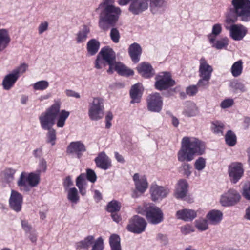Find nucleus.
Here are the masks:
<instances>
[{
  "label": "nucleus",
  "mask_w": 250,
  "mask_h": 250,
  "mask_svg": "<svg viewBox=\"0 0 250 250\" xmlns=\"http://www.w3.org/2000/svg\"><path fill=\"white\" fill-rule=\"evenodd\" d=\"M206 150V143L202 140L196 137L184 136L177 153L178 160L180 162L191 161L194 156L204 155Z\"/></svg>",
  "instance_id": "1"
},
{
  "label": "nucleus",
  "mask_w": 250,
  "mask_h": 250,
  "mask_svg": "<svg viewBox=\"0 0 250 250\" xmlns=\"http://www.w3.org/2000/svg\"><path fill=\"white\" fill-rule=\"evenodd\" d=\"M61 102L55 101L54 103L45 112L42 113L40 117V121L42 127L44 129H50L55 124V120L58 117L57 126L63 127L70 113L65 110L60 112Z\"/></svg>",
  "instance_id": "2"
},
{
  "label": "nucleus",
  "mask_w": 250,
  "mask_h": 250,
  "mask_svg": "<svg viewBox=\"0 0 250 250\" xmlns=\"http://www.w3.org/2000/svg\"><path fill=\"white\" fill-rule=\"evenodd\" d=\"M114 0H103L98 8L101 9L99 15V26L104 31L115 26L121 10L113 5Z\"/></svg>",
  "instance_id": "3"
},
{
  "label": "nucleus",
  "mask_w": 250,
  "mask_h": 250,
  "mask_svg": "<svg viewBox=\"0 0 250 250\" xmlns=\"http://www.w3.org/2000/svg\"><path fill=\"white\" fill-rule=\"evenodd\" d=\"M232 7L229 8L226 16V22L231 24L237 21L240 17L243 21H250V0H232Z\"/></svg>",
  "instance_id": "4"
},
{
  "label": "nucleus",
  "mask_w": 250,
  "mask_h": 250,
  "mask_svg": "<svg viewBox=\"0 0 250 250\" xmlns=\"http://www.w3.org/2000/svg\"><path fill=\"white\" fill-rule=\"evenodd\" d=\"M137 212L146 215L148 221L152 224H158L164 220L162 210L153 204L144 203L142 206L137 208Z\"/></svg>",
  "instance_id": "5"
},
{
  "label": "nucleus",
  "mask_w": 250,
  "mask_h": 250,
  "mask_svg": "<svg viewBox=\"0 0 250 250\" xmlns=\"http://www.w3.org/2000/svg\"><path fill=\"white\" fill-rule=\"evenodd\" d=\"M116 61V54L113 50L109 46L103 47L98 53L95 62V67L102 69L107 64L111 65Z\"/></svg>",
  "instance_id": "6"
},
{
  "label": "nucleus",
  "mask_w": 250,
  "mask_h": 250,
  "mask_svg": "<svg viewBox=\"0 0 250 250\" xmlns=\"http://www.w3.org/2000/svg\"><path fill=\"white\" fill-rule=\"evenodd\" d=\"M154 87L156 89L162 91L167 90L175 85L176 83L172 78V75L168 72H162L155 77Z\"/></svg>",
  "instance_id": "7"
},
{
  "label": "nucleus",
  "mask_w": 250,
  "mask_h": 250,
  "mask_svg": "<svg viewBox=\"0 0 250 250\" xmlns=\"http://www.w3.org/2000/svg\"><path fill=\"white\" fill-rule=\"evenodd\" d=\"M104 99L100 97H95L88 108V116L93 121H98L102 119L104 114Z\"/></svg>",
  "instance_id": "8"
},
{
  "label": "nucleus",
  "mask_w": 250,
  "mask_h": 250,
  "mask_svg": "<svg viewBox=\"0 0 250 250\" xmlns=\"http://www.w3.org/2000/svg\"><path fill=\"white\" fill-rule=\"evenodd\" d=\"M27 68L26 64L23 63L13 70L11 73L6 75L2 81L4 89L8 90L15 84L20 75L25 72Z\"/></svg>",
  "instance_id": "9"
},
{
  "label": "nucleus",
  "mask_w": 250,
  "mask_h": 250,
  "mask_svg": "<svg viewBox=\"0 0 250 250\" xmlns=\"http://www.w3.org/2000/svg\"><path fill=\"white\" fill-rule=\"evenodd\" d=\"M146 225L145 219L138 215H134L129 219L126 229L131 232L140 234L145 230Z\"/></svg>",
  "instance_id": "10"
},
{
  "label": "nucleus",
  "mask_w": 250,
  "mask_h": 250,
  "mask_svg": "<svg viewBox=\"0 0 250 250\" xmlns=\"http://www.w3.org/2000/svg\"><path fill=\"white\" fill-rule=\"evenodd\" d=\"M163 104V99L160 93L155 92L147 97V107L149 111L160 112L162 109Z\"/></svg>",
  "instance_id": "11"
},
{
  "label": "nucleus",
  "mask_w": 250,
  "mask_h": 250,
  "mask_svg": "<svg viewBox=\"0 0 250 250\" xmlns=\"http://www.w3.org/2000/svg\"><path fill=\"white\" fill-rule=\"evenodd\" d=\"M241 196L235 190L230 189L222 195L220 198V203L224 207L232 206L239 202Z\"/></svg>",
  "instance_id": "12"
},
{
  "label": "nucleus",
  "mask_w": 250,
  "mask_h": 250,
  "mask_svg": "<svg viewBox=\"0 0 250 250\" xmlns=\"http://www.w3.org/2000/svg\"><path fill=\"white\" fill-rule=\"evenodd\" d=\"M228 172L231 181L233 183H236L244 174L242 164L237 162L231 163L229 166Z\"/></svg>",
  "instance_id": "13"
},
{
  "label": "nucleus",
  "mask_w": 250,
  "mask_h": 250,
  "mask_svg": "<svg viewBox=\"0 0 250 250\" xmlns=\"http://www.w3.org/2000/svg\"><path fill=\"white\" fill-rule=\"evenodd\" d=\"M17 184L21 191L29 192L31 189V172L22 171L17 180Z\"/></svg>",
  "instance_id": "14"
},
{
  "label": "nucleus",
  "mask_w": 250,
  "mask_h": 250,
  "mask_svg": "<svg viewBox=\"0 0 250 250\" xmlns=\"http://www.w3.org/2000/svg\"><path fill=\"white\" fill-rule=\"evenodd\" d=\"M230 36L234 41H240L246 35L247 30L242 24H232L229 28Z\"/></svg>",
  "instance_id": "15"
},
{
  "label": "nucleus",
  "mask_w": 250,
  "mask_h": 250,
  "mask_svg": "<svg viewBox=\"0 0 250 250\" xmlns=\"http://www.w3.org/2000/svg\"><path fill=\"white\" fill-rule=\"evenodd\" d=\"M22 204V195L18 191L12 190L9 199L10 207L13 210L18 212L21 210Z\"/></svg>",
  "instance_id": "16"
},
{
  "label": "nucleus",
  "mask_w": 250,
  "mask_h": 250,
  "mask_svg": "<svg viewBox=\"0 0 250 250\" xmlns=\"http://www.w3.org/2000/svg\"><path fill=\"white\" fill-rule=\"evenodd\" d=\"M86 151L84 145L81 141L72 142L68 145L66 153L68 154L75 153L78 158H80L83 153Z\"/></svg>",
  "instance_id": "17"
},
{
  "label": "nucleus",
  "mask_w": 250,
  "mask_h": 250,
  "mask_svg": "<svg viewBox=\"0 0 250 250\" xmlns=\"http://www.w3.org/2000/svg\"><path fill=\"white\" fill-rule=\"evenodd\" d=\"M148 0H134L129 7V10L134 15H138L148 8Z\"/></svg>",
  "instance_id": "18"
},
{
  "label": "nucleus",
  "mask_w": 250,
  "mask_h": 250,
  "mask_svg": "<svg viewBox=\"0 0 250 250\" xmlns=\"http://www.w3.org/2000/svg\"><path fill=\"white\" fill-rule=\"evenodd\" d=\"M94 161L98 167L104 170L109 169L112 166L111 159L104 152L99 153Z\"/></svg>",
  "instance_id": "19"
},
{
  "label": "nucleus",
  "mask_w": 250,
  "mask_h": 250,
  "mask_svg": "<svg viewBox=\"0 0 250 250\" xmlns=\"http://www.w3.org/2000/svg\"><path fill=\"white\" fill-rule=\"evenodd\" d=\"M150 192L152 200L156 201L166 197L169 193V190L164 187L155 185L151 187Z\"/></svg>",
  "instance_id": "20"
},
{
  "label": "nucleus",
  "mask_w": 250,
  "mask_h": 250,
  "mask_svg": "<svg viewBox=\"0 0 250 250\" xmlns=\"http://www.w3.org/2000/svg\"><path fill=\"white\" fill-rule=\"evenodd\" d=\"M200 65L199 73L200 77H208L211 78L213 71V67L207 62L206 59L202 57L199 61Z\"/></svg>",
  "instance_id": "21"
},
{
  "label": "nucleus",
  "mask_w": 250,
  "mask_h": 250,
  "mask_svg": "<svg viewBox=\"0 0 250 250\" xmlns=\"http://www.w3.org/2000/svg\"><path fill=\"white\" fill-rule=\"evenodd\" d=\"M133 180L135 183L136 189L140 194L144 193L148 188V184L145 176L139 177L138 173L133 176Z\"/></svg>",
  "instance_id": "22"
},
{
  "label": "nucleus",
  "mask_w": 250,
  "mask_h": 250,
  "mask_svg": "<svg viewBox=\"0 0 250 250\" xmlns=\"http://www.w3.org/2000/svg\"><path fill=\"white\" fill-rule=\"evenodd\" d=\"M138 73L144 78L152 77L155 74V71L150 64L146 62L140 63L137 67Z\"/></svg>",
  "instance_id": "23"
},
{
  "label": "nucleus",
  "mask_w": 250,
  "mask_h": 250,
  "mask_svg": "<svg viewBox=\"0 0 250 250\" xmlns=\"http://www.w3.org/2000/svg\"><path fill=\"white\" fill-rule=\"evenodd\" d=\"M142 53V47L137 43H133L128 47L129 55L131 61L135 63L139 62Z\"/></svg>",
  "instance_id": "24"
},
{
  "label": "nucleus",
  "mask_w": 250,
  "mask_h": 250,
  "mask_svg": "<svg viewBox=\"0 0 250 250\" xmlns=\"http://www.w3.org/2000/svg\"><path fill=\"white\" fill-rule=\"evenodd\" d=\"M206 218L209 224L216 225L221 222L223 219V213L220 210L212 209L207 213Z\"/></svg>",
  "instance_id": "25"
},
{
  "label": "nucleus",
  "mask_w": 250,
  "mask_h": 250,
  "mask_svg": "<svg viewBox=\"0 0 250 250\" xmlns=\"http://www.w3.org/2000/svg\"><path fill=\"white\" fill-rule=\"evenodd\" d=\"M188 183L186 180L181 179L178 181L175 191V196L178 199L184 198L188 191Z\"/></svg>",
  "instance_id": "26"
},
{
  "label": "nucleus",
  "mask_w": 250,
  "mask_h": 250,
  "mask_svg": "<svg viewBox=\"0 0 250 250\" xmlns=\"http://www.w3.org/2000/svg\"><path fill=\"white\" fill-rule=\"evenodd\" d=\"M143 89L140 83H137L132 85L130 90V96L132 99L131 103H138L140 102Z\"/></svg>",
  "instance_id": "27"
},
{
  "label": "nucleus",
  "mask_w": 250,
  "mask_h": 250,
  "mask_svg": "<svg viewBox=\"0 0 250 250\" xmlns=\"http://www.w3.org/2000/svg\"><path fill=\"white\" fill-rule=\"evenodd\" d=\"M17 170L11 167H6L0 173V177L3 183L10 184L15 179V174Z\"/></svg>",
  "instance_id": "28"
},
{
  "label": "nucleus",
  "mask_w": 250,
  "mask_h": 250,
  "mask_svg": "<svg viewBox=\"0 0 250 250\" xmlns=\"http://www.w3.org/2000/svg\"><path fill=\"white\" fill-rule=\"evenodd\" d=\"M196 216V212L191 209H184L176 212L177 218L185 221H192Z\"/></svg>",
  "instance_id": "29"
},
{
  "label": "nucleus",
  "mask_w": 250,
  "mask_h": 250,
  "mask_svg": "<svg viewBox=\"0 0 250 250\" xmlns=\"http://www.w3.org/2000/svg\"><path fill=\"white\" fill-rule=\"evenodd\" d=\"M10 42V38L6 29H0V51L4 50Z\"/></svg>",
  "instance_id": "30"
},
{
  "label": "nucleus",
  "mask_w": 250,
  "mask_h": 250,
  "mask_svg": "<svg viewBox=\"0 0 250 250\" xmlns=\"http://www.w3.org/2000/svg\"><path fill=\"white\" fill-rule=\"evenodd\" d=\"M100 43L99 41L95 39L90 40L87 43V50L89 55L93 56L95 55L99 49Z\"/></svg>",
  "instance_id": "31"
},
{
  "label": "nucleus",
  "mask_w": 250,
  "mask_h": 250,
  "mask_svg": "<svg viewBox=\"0 0 250 250\" xmlns=\"http://www.w3.org/2000/svg\"><path fill=\"white\" fill-rule=\"evenodd\" d=\"M114 70L122 76H129L134 75V71L128 68L121 63H117L115 64Z\"/></svg>",
  "instance_id": "32"
},
{
  "label": "nucleus",
  "mask_w": 250,
  "mask_h": 250,
  "mask_svg": "<svg viewBox=\"0 0 250 250\" xmlns=\"http://www.w3.org/2000/svg\"><path fill=\"white\" fill-rule=\"evenodd\" d=\"M120 238L116 234H112L109 238V244L111 250H122Z\"/></svg>",
  "instance_id": "33"
},
{
  "label": "nucleus",
  "mask_w": 250,
  "mask_h": 250,
  "mask_svg": "<svg viewBox=\"0 0 250 250\" xmlns=\"http://www.w3.org/2000/svg\"><path fill=\"white\" fill-rule=\"evenodd\" d=\"M243 62L240 60L235 62L231 68V73L234 77H237L241 75L243 72Z\"/></svg>",
  "instance_id": "34"
},
{
  "label": "nucleus",
  "mask_w": 250,
  "mask_h": 250,
  "mask_svg": "<svg viewBox=\"0 0 250 250\" xmlns=\"http://www.w3.org/2000/svg\"><path fill=\"white\" fill-rule=\"evenodd\" d=\"M224 128V123L220 121L215 120L211 122L210 129L215 134L220 133L222 135Z\"/></svg>",
  "instance_id": "35"
},
{
  "label": "nucleus",
  "mask_w": 250,
  "mask_h": 250,
  "mask_svg": "<svg viewBox=\"0 0 250 250\" xmlns=\"http://www.w3.org/2000/svg\"><path fill=\"white\" fill-rule=\"evenodd\" d=\"M89 28L86 25H84L82 30H80L76 34V41L79 43L84 42L87 37V35L89 33Z\"/></svg>",
  "instance_id": "36"
},
{
  "label": "nucleus",
  "mask_w": 250,
  "mask_h": 250,
  "mask_svg": "<svg viewBox=\"0 0 250 250\" xmlns=\"http://www.w3.org/2000/svg\"><path fill=\"white\" fill-rule=\"evenodd\" d=\"M222 30V28L220 24H214L212 27V32L208 36L209 42H213L216 37L221 33Z\"/></svg>",
  "instance_id": "37"
},
{
  "label": "nucleus",
  "mask_w": 250,
  "mask_h": 250,
  "mask_svg": "<svg viewBox=\"0 0 250 250\" xmlns=\"http://www.w3.org/2000/svg\"><path fill=\"white\" fill-rule=\"evenodd\" d=\"M94 240V237L92 235H89L85 237L83 240L79 242L77 244V247L80 249L87 250L93 244Z\"/></svg>",
  "instance_id": "38"
},
{
  "label": "nucleus",
  "mask_w": 250,
  "mask_h": 250,
  "mask_svg": "<svg viewBox=\"0 0 250 250\" xmlns=\"http://www.w3.org/2000/svg\"><path fill=\"white\" fill-rule=\"evenodd\" d=\"M226 143L229 146H235L237 142V137L235 134L231 130H228L225 136Z\"/></svg>",
  "instance_id": "39"
},
{
  "label": "nucleus",
  "mask_w": 250,
  "mask_h": 250,
  "mask_svg": "<svg viewBox=\"0 0 250 250\" xmlns=\"http://www.w3.org/2000/svg\"><path fill=\"white\" fill-rule=\"evenodd\" d=\"M121 208V203L116 200H112L107 205L106 210L111 213L118 212Z\"/></svg>",
  "instance_id": "40"
},
{
  "label": "nucleus",
  "mask_w": 250,
  "mask_h": 250,
  "mask_svg": "<svg viewBox=\"0 0 250 250\" xmlns=\"http://www.w3.org/2000/svg\"><path fill=\"white\" fill-rule=\"evenodd\" d=\"M166 3V0H149L150 9L153 12L157 9L164 7Z\"/></svg>",
  "instance_id": "41"
},
{
  "label": "nucleus",
  "mask_w": 250,
  "mask_h": 250,
  "mask_svg": "<svg viewBox=\"0 0 250 250\" xmlns=\"http://www.w3.org/2000/svg\"><path fill=\"white\" fill-rule=\"evenodd\" d=\"M212 47L217 49H222L228 45V39L227 38H222L219 40L214 41L213 42H210Z\"/></svg>",
  "instance_id": "42"
},
{
  "label": "nucleus",
  "mask_w": 250,
  "mask_h": 250,
  "mask_svg": "<svg viewBox=\"0 0 250 250\" xmlns=\"http://www.w3.org/2000/svg\"><path fill=\"white\" fill-rule=\"evenodd\" d=\"M208 222L207 219H198L195 221V226L201 231H205L208 229Z\"/></svg>",
  "instance_id": "43"
},
{
  "label": "nucleus",
  "mask_w": 250,
  "mask_h": 250,
  "mask_svg": "<svg viewBox=\"0 0 250 250\" xmlns=\"http://www.w3.org/2000/svg\"><path fill=\"white\" fill-rule=\"evenodd\" d=\"M67 198L72 203H77L79 200L77 189L75 188H70L68 193Z\"/></svg>",
  "instance_id": "44"
},
{
  "label": "nucleus",
  "mask_w": 250,
  "mask_h": 250,
  "mask_svg": "<svg viewBox=\"0 0 250 250\" xmlns=\"http://www.w3.org/2000/svg\"><path fill=\"white\" fill-rule=\"evenodd\" d=\"M48 130L47 133V142L50 143L51 146H54L56 144V132L55 129L52 128L50 129H47Z\"/></svg>",
  "instance_id": "45"
},
{
  "label": "nucleus",
  "mask_w": 250,
  "mask_h": 250,
  "mask_svg": "<svg viewBox=\"0 0 250 250\" xmlns=\"http://www.w3.org/2000/svg\"><path fill=\"white\" fill-rule=\"evenodd\" d=\"M206 160L205 158L200 157L194 163V167L198 171L202 170L206 167Z\"/></svg>",
  "instance_id": "46"
},
{
  "label": "nucleus",
  "mask_w": 250,
  "mask_h": 250,
  "mask_svg": "<svg viewBox=\"0 0 250 250\" xmlns=\"http://www.w3.org/2000/svg\"><path fill=\"white\" fill-rule=\"evenodd\" d=\"M230 86L236 91L244 92L246 90L244 84L237 80L232 82L230 83Z\"/></svg>",
  "instance_id": "47"
},
{
  "label": "nucleus",
  "mask_w": 250,
  "mask_h": 250,
  "mask_svg": "<svg viewBox=\"0 0 250 250\" xmlns=\"http://www.w3.org/2000/svg\"><path fill=\"white\" fill-rule=\"evenodd\" d=\"M49 86V83L46 81H40L36 83L33 88L37 90H43L46 89Z\"/></svg>",
  "instance_id": "48"
},
{
  "label": "nucleus",
  "mask_w": 250,
  "mask_h": 250,
  "mask_svg": "<svg viewBox=\"0 0 250 250\" xmlns=\"http://www.w3.org/2000/svg\"><path fill=\"white\" fill-rule=\"evenodd\" d=\"M110 36L111 40L114 43L119 42L120 35L117 28H112L110 31Z\"/></svg>",
  "instance_id": "49"
},
{
  "label": "nucleus",
  "mask_w": 250,
  "mask_h": 250,
  "mask_svg": "<svg viewBox=\"0 0 250 250\" xmlns=\"http://www.w3.org/2000/svg\"><path fill=\"white\" fill-rule=\"evenodd\" d=\"M201 79L199 80L197 86L198 87H202L203 88H207L209 84L210 78L208 77H200Z\"/></svg>",
  "instance_id": "50"
},
{
  "label": "nucleus",
  "mask_w": 250,
  "mask_h": 250,
  "mask_svg": "<svg viewBox=\"0 0 250 250\" xmlns=\"http://www.w3.org/2000/svg\"><path fill=\"white\" fill-rule=\"evenodd\" d=\"M21 227L27 236L31 235V227L30 224L26 220L21 221Z\"/></svg>",
  "instance_id": "51"
},
{
  "label": "nucleus",
  "mask_w": 250,
  "mask_h": 250,
  "mask_svg": "<svg viewBox=\"0 0 250 250\" xmlns=\"http://www.w3.org/2000/svg\"><path fill=\"white\" fill-rule=\"evenodd\" d=\"M104 243L102 237H99L94 243L91 250H103Z\"/></svg>",
  "instance_id": "52"
},
{
  "label": "nucleus",
  "mask_w": 250,
  "mask_h": 250,
  "mask_svg": "<svg viewBox=\"0 0 250 250\" xmlns=\"http://www.w3.org/2000/svg\"><path fill=\"white\" fill-rule=\"evenodd\" d=\"M47 169L46 161L43 158L40 159L38 167L36 171L41 173L45 172Z\"/></svg>",
  "instance_id": "53"
},
{
  "label": "nucleus",
  "mask_w": 250,
  "mask_h": 250,
  "mask_svg": "<svg viewBox=\"0 0 250 250\" xmlns=\"http://www.w3.org/2000/svg\"><path fill=\"white\" fill-rule=\"evenodd\" d=\"M186 94L189 96H195L198 91V88L196 85H191L186 88Z\"/></svg>",
  "instance_id": "54"
},
{
  "label": "nucleus",
  "mask_w": 250,
  "mask_h": 250,
  "mask_svg": "<svg viewBox=\"0 0 250 250\" xmlns=\"http://www.w3.org/2000/svg\"><path fill=\"white\" fill-rule=\"evenodd\" d=\"M86 178L92 183H94L96 181L97 176L94 170L91 169H86Z\"/></svg>",
  "instance_id": "55"
},
{
  "label": "nucleus",
  "mask_w": 250,
  "mask_h": 250,
  "mask_svg": "<svg viewBox=\"0 0 250 250\" xmlns=\"http://www.w3.org/2000/svg\"><path fill=\"white\" fill-rule=\"evenodd\" d=\"M194 231L193 227L190 225H186L181 227V231L183 234L187 235Z\"/></svg>",
  "instance_id": "56"
},
{
  "label": "nucleus",
  "mask_w": 250,
  "mask_h": 250,
  "mask_svg": "<svg viewBox=\"0 0 250 250\" xmlns=\"http://www.w3.org/2000/svg\"><path fill=\"white\" fill-rule=\"evenodd\" d=\"M234 104L233 100L232 99H227L223 101L221 103V107L223 108H227L231 106Z\"/></svg>",
  "instance_id": "57"
},
{
  "label": "nucleus",
  "mask_w": 250,
  "mask_h": 250,
  "mask_svg": "<svg viewBox=\"0 0 250 250\" xmlns=\"http://www.w3.org/2000/svg\"><path fill=\"white\" fill-rule=\"evenodd\" d=\"M41 173L35 171L32 172V187L36 186L40 181Z\"/></svg>",
  "instance_id": "58"
},
{
  "label": "nucleus",
  "mask_w": 250,
  "mask_h": 250,
  "mask_svg": "<svg viewBox=\"0 0 250 250\" xmlns=\"http://www.w3.org/2000/svg\"><path fill=\"white\" fill-rule=\"evenodd\" d=\"M113 118V116L111 112H108L106 115L105 117V127L107 129L110 128L112 124H111V121L112 120Z\"/></svg>",
  "instance_id": "59"
},
{
  "label": "nucleus",
  "mask_w": 250,
  "mask_h": 250,
  "mask_svg": "<svg viewBox=\"0 0 250 250\" xmlns=\"http://www.w3.org/2000/svg\"><path fill=\"white\" fill-rule=\"evenodd\" d=\"M182 168L184 171V175L188 176H189L191 172L190 171L191 166L188 163H184L182 165Z\"/></svg>",
  "instance_id": "60"
},
{
  "label": "nucleus",
  "mask_w": 250,
  "mask_h": 250,
  "mask_svg": "<svg viewBox=\"0 0 250 250\" xmlns=\"http://www.w3.org/2000/svg\"><path fill=\"white\" fill-rule=\"evenodd\" d=\"M48 27V23L47 21L42 22L38 28V31L39 34H42L43 32L45 31Z\"/></svg>",
  "instance_id": "61"
},
{
  "label": "nucleus",
  "mask_w": 250,
  "mask_h": 250,
  "mask_svg": "<svg viewBox=\"0 0 250 250\" xmlns=\"http://www.w3.org/2000/svg\"><path fill=\"white\" fill-rule=\"evenodd\" d=\"M65 94L68 97H73L76 98H79L80 97V95L78 93L72 90H66L65 91Z\"/></svg>",
  "instance_id": "62"
},
{
  "label": "nucleus",
  "mask_w": 250,
  "mask_h": 250,
  "mask_svg": "<svg viewBox=\"0 0 250 250\" xmlns=\"http://www.w3.org/2000/svg\"><path fill=\"white\" fill-rule=\"evenodd\" d=\"M84 182V176L83 174L80 175L76 179V185L77 187L83 186Z\"/></svg>",
  "instance_id": "63"
},
{
  "label": "nucleus",
  "mask_w": 250,
  "mask_h": 250,
  "mask_svg": "<svg viewBox=\"0 0 250 250\" xmlns=\"http://www.w3.org/2000/svg\"><path fill=\"white\" fill-rule=\"evenodd\" d=\"M242 195L246 199L250 200V188H244Z\"/></svg>",
  "instance_id": "64"
}]
</instances>
